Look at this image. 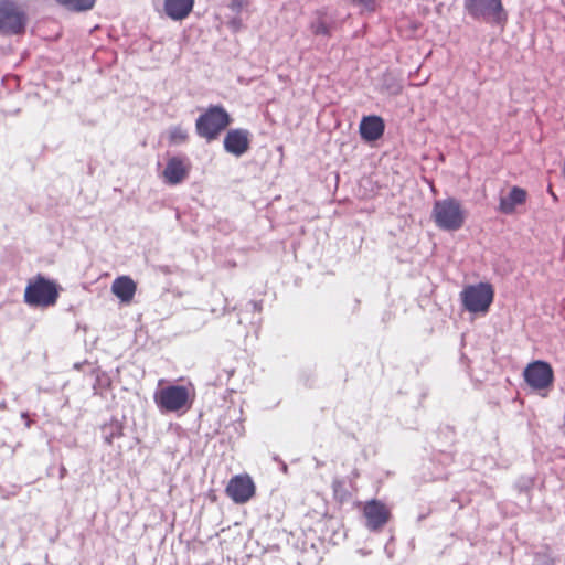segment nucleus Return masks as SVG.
<instances>
[{"instance_id":"obj_1","label":"nucleus","mask_w":565,"mask_h":565,"mask_svg":"<svg viewBox=\"0 0 565 565\" xmlns=\"http://www.w3.org/2000/svg\"><path fill=\"white\" fill-rule=\"evenodd\" d=\"M60 286L43 275H36L29 280L24 290V302L31 307L49 308L56 303Z\"/></svg>"},{"instance_id":"obj_2","label":"nucleus","mask_w":565,"mask_h":565,"mask_svg":"<svg viewBox=\"0 0 565 565\" xmlns=\"http://www.w3.org/2000/svg\"><path fill=\"white\" fill-rule=\"evenodd\" d=\"M153 401L161 413H185L192 406L189 387L168 385L156 390Z\"/></svg>"},{"instance_id":"obj_3","label":"nucleus","mask_w":565,"mask_h":565,"mask_svg":"<svg viewBox=\"0 0 565 565\" xmlns=\"http://www.w3.org/2000/svg\"><path fill=\"white\" fill-rule=\"evenodd\" d=\"M431 216L436 225L445 231L459 230L463 225L466 218L461 204L454 198L436 201Z\"/></svg>"},{"instance_id":"obj_4","label":"nucleus","mask_w":565,"mask_h":565,"mask_svg":"<svg viewBox=\"0 0 565 565\" xmlns=\"http://www.w3.org/2000/svg\"><path fill=\"white\" fill-rule=\"evenodd\" d=\"M230 115L223 107L212 106L196 119V134L212 141L230 125Z\"/></svg>"},{"instance_id":"obj_5","label":"nucleus","mask_w":565,"mask_h":565,"mask_svg":"<svg viewBox=\"0 0 565 565\" xmlns=\"http://www.w3.org/2000/svg\"><path fill=\"white\" fill-rule=\"evenodd\" d=\"M468 14L491 24H503L507 21V12L501 0H465Z\"/></svg>"},{"instance_id":"obj_6","label":"nucleus","mask_w":565,"mask_h":565,"mask_svg":"<svg viewBox=\"0 0 565 565\" xmlns=\"http://www.w3.org/2000/svg\"><path fill=\"white\" fill-rule=\"evenodd\" d=\"M494 291L490 284L469 285L461 291L463 307L472 313H484L493 301Z\"/></svg>"},{"instance_id":"obj_7","label":"nucleus","mask_w":565,"mask_h":565,"mask_svg":"<svg viewBox=\"0 0 565 565\" xmlns=\"http://www.w3.org/2000/svg\"><path fill=\"white\" fill-rule=\"evenodd\" d=\"M25 15L12 0H0V32L19 34L24 31Z\"/></svg>"},{"instance_id":"obj_8","label":"nucleus","mask_w":565,"mask_h":565,"mask_svg":"<svg viewBox=\"0 0 565 565\" xmlns=\"http://www.w3.org/2000/svg\"><path fill=\"white\" fill-rule=\"evenodd\" d=\"M524 379L531 387L543 390L553 383L554 374L547 362L534 361L525 367Z\"/></svg>"},{"instance_id":"obj_9","label":"nucleus","mask_w":565,"mask_h":565,"mask_svg":"<svg viewBox=\"0 0 565 565\" xmlns=\"http://www.w3.org/2000/svg\"><path fill=\"white\" fill-rule=\"evenodd\" d=\"M255 483L248 475H237L230 479L225 492L237 504L249 501L255 494Z\"/></svg>"},{"instance_id":"obj_10","label":"nucleus","mask_w":565,"mask_h":565,"mask_svg":"<svg viewBox=\"0 0 565 565\" xmlns=\"http://www.w3.org/2000/svg\"><path fill=\"white\" fill-rule=\"evenodd\" d=\"M190 163L186 158L172 157L168 160L162 172L164 182L170 185L181 183L189 174Z\"/></svg>"},{"instance_id":"obj_11","label":"nucleus","mask_w":565,"mask_h":565,"mask_svg":"<svg viewBox=\"0 0 565 565\" xmlns=\"http://www.w3.org/2000/svg\"><path fill=\"white\" fill-rule=\"evenodd\" d=\"M364 516L366 518L367 529L379 531L387 523L390 511L383 503L372 500L364 507Z\"/></svg>"},{"instance_id":"obj_12","label":"nucleus","mask_w":565,"mask_h":565,"mask_svg":"<svg viewBox=\"0 0 565 565\" xmlns=\"http://www.w3.org/2000/svg\"><path fill=\"white\" fill-rule=\"evenodd\" d=\"M224 148L236 157L244 154L249 148L248 131L244 129L230 130L224 138Z\"/></svg>"},{"instance_id":"obj_13","label":"nucleus","mask_w":565,"mask_h":565,"mask_svg":"<svg viewBox=\"0 0 565 565\" xmlns=\"http://www.w3.org/2000/svg\"><path fill=\"white\" fill-rule=\"evenodd\" d=\"M384 121L379 116H365L360 122V135L365 141H375L380 139L384 132Z\"/></svg>"},{"instance_id":"obj_14","label":"nucleus","mask_w":565,"mask_h":565,"mask_svg":"<svg viewBox=\"0 0 565 565\" xmlns=\"http://www.w3.org/2000/svg\"><path fill=\"white\" fill-rule=\"evenodd\" d=\"M194 0H164L166 14L174 20L180 21L185 19L192 11Z\"/></svg>"},{"instance_id":"obj_15","label":"nucleus","mask_w":565,"mask_h":565,"mask_svg":"<svg viewBox=\"0 0 565 565\" xmlns=\"http://www.w3.org/2000/svg\"><path fill=\"white\" fill-rule=\"evenodd\" d=\"M113 294L120 299L121 302H130L136 292V284L128 276H121L114 280L111 285Z\"/></svg>"},{"instance_id":"obj_16","label":"nucleus","mask_w":565,"mask_h":565,"mask_svg":"<svg viewBox=\"0 0 565 565\" xmlns=\"http://www.w3.org/2000/svg\"><path fill=\"white\" fill-rule=\"evenodd\" d=\"M526 192L518 186L512 188L508 196L500 199V211L510 214L514 211L515 206L525 201Z\"/></svg>"},{"instance_id":"obj_17","label":"nucleus","mask_w":565,"mask_h":565,"mask_svg":"<svg viewBox=\"0 0 565 565\" xmlns=\"http://www.w3.org/2000/svg\"><path fill=\"white\" fill-rule=\"evenodd\" d=\"M61 6L74 11H88L93 9L96 0H55Z\"/></svg>"},{"instance_id":"obj_18","label":"nucleus","mask_w":565,"mask_h":565,"mask_svg":"<svg viewBox=\"0 0 565 565\" xmlns=\"http://www.w3.org/2000/svg\"><path fill=\"white\" fill-rule=\"evenodd\" d=\"M188 139V131L180 126L172 127L169 132V140L173 145H181Z\"/></svg>"},{"instance_id":"obj_19","label":"nucleus","mask_w":565,"mask_h":565,"mask_svg":"<svg viewBox=\"0 0 565 565\" xmlns=\"http://www.w3.org/2000/svg\"><path fill=\"white\" fill-rule=\"evenodd\" d=\"M311 30L316 35H329V26L326 20L318 19L311 24Z\"/></svg>"},{"instance_id":"obj_20","label":"nucleus","mask_w":565,"mask_h":565,"mask_svg":"<svg viewBox=\"0 0 565 565\" xmlns=\"http://www.w3.org/2000/svg\"><path fill=\"white\" fill-rule=\"evenodd\" d=\"M353 3L361 7L363 10L373 11L375 9L376 0H352Z\"/></svg>"},{"instance_id":"obj_21","label":"nucleus","mask_w":565,"mask_h":565,"mask_svg":"<svg viewBox=\"0 0 565 565\" xmlns=\"http://www.w3.org/2000/svg\"><path fill=\"white\" fill-rule=\"evenodd\" d=\"M245 4L244 0H232L228 7L235 15H238Z\"/></svg>"},{"instance_id":"obj_22","label":"nucleus","mask_w":565,"mask_h":565,"mask_svg":"<svg viewBox=\"0 0 565 565\" xmlns=\"http://www.w3.org/2000/svg\"><path fill=\"white\" fill-rule=\"evenodd\" d=\"M536 565H553V559L548 555H543L542 557H537Z\"/></svg>"},{"instance_id":"obj_23","label":"nucleus","mask_w":565,"mask_h":565,"mask_svg":"<svg viewBox=\"0 0 565 565\" xmlns=\"http://www.w3.org/2000/svg\"><path fill=\"white\" fill-rule=\"evenodd\" d=\"M230 26L233 30H238L242 26V20L237 15H234L230 21Z\"/></svg>"},{"instance_id":"obj_24","label":"nucleus","mask_w":565,"mask_h":565,"mask_svg":"<svg viewBox=\"0 0 565 565\" xmlns=\"http://www.w3.org/2000/svg\"><path fill=\"white\" fill-rule=\"evenodd\" d=\"M248 306H250L254 311H260L262 310V305L259 302H257V301H249Z\"/></svg>"},{"instance_id":"obj_25","label":"nucleus","mask_w":565,"mask_h":565,"mask_svg":"<svg viewBox=\"0 0 565 565\" xmlns=\"http://www.w3.org/2000/svg\"><path fill=\"white\" fill-rule=\"evenodd\" d=\"M117 435V433L111 431L109 435L105 436V440L110 444L111 439Z\"/></svg>"}]
</instances>
